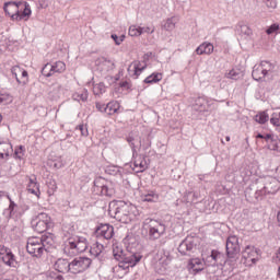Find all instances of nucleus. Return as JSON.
I'll return each instance as SVG.
<instances>
[{
    "instance_id": "nucleus-48",
    "label": "nucleus",
    "mask_w": 280,
    "mask_h": 280,
    "mask_svg": "<svg viewBox=\"0 0 280 280\" xmlns=\"http://www.w3.org/2000/svg\"><path fill=\"white\" fill-rule=\"evenodd\" d=\"M226 78L230 80H240V72L236 70H231L228 74Z\"/></svg>"
},
{
    "instance_id": "nucleus-57",
    "label": "nucleus",
    "mask_w": 280,
    "mask_h": 280,
    "mask_svg": "<svg viewBox=\"0 0 280 280\" xmlns=\"http://www.w3.org/2000/svg\"><path fill=\"white\" fill-rule=\"evenodd\" d=\"M264 139L267 142L271 141V143H275V137L271 133H267Z\"/></svg>"
},
{
    "instance_id": "nucleus-53",
    "label": "nucleus",
    "mask_w": 280,
    "mask_h": 280,
    "mask_svg": "<svg viewBox=\"0 0 280 280\" xmlns=\"http://www.w3.org/2000/svg\"><path fill=\"white\" fill-rule=\"evenodd\" d=\"M8 199L10 200L9 211L12 214L14 212V208L16 207V203L12 201V198H10V196H8Z\"/></svg>"
},
{
    "instance_id": "nucleus-13",
    "label": "nucleus",
    "mask_w": 280,
    "mask_h": 280,
    "mask_svg": "<svg viewBox=\"0 0 280 280\" xmlns=\"http://www.w3.org/2000/svg\"><path fill=\"white\" fill-rule=\"evenodd\" d=\"M280 183L279 179L275 177H268L266 179L264 190H259L260 195L264 194H277L279 191Z\"/></svg>"
},
{
    "instance_id": "nucleus-20",
    "label": "nucleus",
    "mask_w": 280,
    "mask_h": 280,
    "mask_svg": "<svg viewBox=\"0 0 280 280\" xmlns=\"http://www.w3.org/2000/svg\"><path fill=\"white\" fill-rule=\"evenodd\" d=\"M143 256H141V254L136 253L131 255V259L135 264L132 262H128L126 260H118L119 261V268H121L122 270H128V268H135V266H137L139 264V261H141Z\"/></svg>"
},
{
    "instance_id": "nucleus-23",
    "label": "nucleus",
    "mask_w": 280,
    "mask_h": 280,
    "mask_svg": "<svg viewBox=\"0 0 280 280\" xmlns=\"http://www.w3.org/2000/svg\"><path fill=\"white\" fill-rule=\"evenodd\" d=\"M252 78L253 80H256V82H261L264 78H266V72L264 71V68L261 65H255L252 71Z\"/></svg>"
},
{
    "instance_id": "nucleus-33",
    "label": "nucleus",
    "mask_w": 280,
    "mask_h": 280,
    "mask_svg": "<svg viewBox=\"0 0 280 280\" xmlns=\"http://www.w3.org/2000/svg\"><path fill=\"white\" fill-rule=\"evenodd\" d=\"M143 202H158L159 201V195L154 191H149L148 194H144L141 196Z\"/></svg>"
},
{
    "instance_id": "nucleus-35",
    "label": "nucleus",
    "mask_w": 280,
    "mask_h": 280,
    "mask_svg": "<svg viewBox=\"0 0 280 280\" xmlns=\"http://www.w3.org/2000/svg\"><path fill=\"white\" fill-rule=\"evenodd\" d=\"M52 67V73H63L66 71L67 66L62 61H57L51 63Z\"/></svg>"
},
{
    "instance_id": "nucleus-7",
    "label": "nucleus",
    "mask_w": 280,
    "mask_h": 280,
    "mask_svg": "<svg viewBox=\"0 0 280 280\" xmlns=\"http://www.w3.org/2000/svg\"><path fill=\"white\" fill-rule=\"evenodd\" d=\"M31 224L36 233H45L51 226V218L48 213L40 212L32 220Z\"/></svg>"
},
{
    "instance_id": "nucleus-28",
    "label": "nucleus",
    "mask_w": 280,
    "mask_h": 280,
    "mask_svg": "<svg viewBox=\"0 0 280 280\" xmlns=\"http://www.w3.org/2000/svg\"><path fill=\"white\" fill-rule=\"evenodd\" d=\"M39 240L44 245V252L49 253V246H54V237L51 235H43Z\"/></svg>"
},
{
    "instance_id": "nucleus-8",
    "label": "nucleus",
    "mask_w": 280,
    "mask_h": 280,
    "mask_svg": "<svg viewBox=\"0 0 280 280\" xmlns=\"http://www.w3.org/2000/svg\"><path fill=\"white\" fill-rule=\"evenodd\" d=\"M26 250L28 255L37 257L38 259L43 257V254L45 253V245L43 244V241H40V238L32 237L27 240Z\"/></svg>"
},
{
    "instance_id": "nucleus-16",
    "label": "nucleus",
    "mask_w": 280,
    "mask_h": 280,
    "mask_svg": "<svg viewBox=\"0 0 280 280\" xmlns=\"http://www.w3.org/2000/svg\"><path fill=\"white\" fill-rule=\"evenodd\" d=\"M54 268L57 272H61L62 275H67V272L71 273V260L59 258L56 260Z\"/></svg>"
},
{
    "instance_id": "nucleus-59",
    "label": "nucleus",
    "mask_w": 280,
    "mask_h": 280,
    "mask_svg": "<svg viewBox=\"0 0 280 280\" xmlns=\"http://www.w3.org/2000/svg\"><path fill=\"white\" fill-rule=\"evenodd\" d=\"M120 88L121 89H130V83H128V81H122V82H120Z\"/></svg>"
},
{
    "instance_id": "nucleus-36",
    "label": "nucleus",
    "mask_w": 280,
    "mask_h": 280,
    "mask_svg": "<svg viewBox=\"0 0 280 280\" xmlns=\"http://www.w3.org/2000/svg\"><path fill=\"white\" fill-rule=\"evenodd\" d=\"M42 75L45 78H51L54 75V69L51 67V63H46L42 69Z\"/></svg>"
},
{
    "instance_id": "nucleus-58",
    "label": "nucleus",
    "mask_w": 280,
    "mask_h": 280,
    "mask_svg": "<svg viewBox=\"0 0 280 280\" xmlns=\"http://www.w3.org/2000/svg\"><path fill=\"white\" fill-rule=\"evenodd\" d=\"M8 250H11V249L5 246L0 247V255H2L3 257L8 253Z\"/></svg>"
},
{
    "instance_id": "nucleus-34",
    "label": "nucleus",
    "mask_w": 280,
    "mask_h": 280,
    "mask_svg": "<svg viewBox=\"0 0 280 280\" xmlns=\"http://www.w3.org/2000/svg\"><path fill=\"white\" fill-rule=\"evenodd\" d=\"M10 150H12V144L10 143H0V159L3 156H10Z\"/></svg>"
},
{
    "instance_id": "nucleus-10",
    "label": "nucleus",
    "mask_w": 280,
    "mask_h": 280,
    "mask_svg": "<svg viewBox=\"0 0 280 280\" xmlns=\"http://www.w3.org/2000/svg\"><path fill=\"white\" fill-rule=\"evenodd\" d=\"M225 250L229 259H235L242 250L240 247V238L235 235L229 236L225 244Z\"/></svg>"
},
{
    "instance_id": "nucleus-31",
    "label": "nucleus",
    "mask_w": 280,
    "mask_h": 280,
    "mask_svg": "<svg viewBox=\"0 0 280 280\" xmlns=\"http://www.w3.org/2000/svg\"><path fill=\"white\" fill-rule=\"evenodd\" d=\"M119 112V103L109 102L106 104L105 113L106 115H115V113Z\"/></svg>"
},
{
    "instance_id": "nucleus-25",
    "label": "nucleus",
    "mask_w": 280,
    "mask_h": 280,
    "mask_svg": "<svg viewBox=\"0 0 280 280\" xmlns=\"http://www.w3.org/2000/svg\"><path fill=\"white\" fill-rule=\"evenodd\" d=\"M27 191L33 194V196L40 195V188H38V182H36V176L28 178Z\"/></svg>"
},
{
    "instance_id": "nucleus-29",
    "label": "nucleus",
    "mask_w": 280,
    "mask_h": 280,
    "mask_svg": "<svg viewBox=\"0 0 280 280\" xmlns=\"http://www.w3.org/2000/svg\"><path fill=\"white\" fill-rule=\"evenodd\" d=\"M194 109L199 110V113L207 110V100L205 97H198L195 101Z\"/></svg>"
},
{
    "instance_id": "nucleus-41",
    "label": "nucleus",
    "mask_w": 280,
    "mask_h": 280,
    "mask_svg": "<svg viewBox=\"0 0 280 280\" xmlns=\"http://www.w3.org/2000/svg\"><path fill=\"white\" fill-rule=\"evenodd\" d=\"M73 97L79 102H86V100H89V92L86 90H83L81 93L74 94Z\"/></svg>"
},
{
    "instance_id": "nucleus-50",
    "label": "nucleus",
    "mask_w": 280,
    "mask_h": 280,
    "mask_svg": "<svg viewBox=\"0 0 280 280\" xmlns=\"http://www.w3.org/2000/svg\"><path fill=\"white\" fill-rule=\"evenodd\" d=\"M219 259L217 260V266H224L226 264V260L224 259V254L219 252Z\"/></svg>"
},
{
    "instance_id": "nucleus-60",
    "label": "nucleus",
    "mask_w": 280,
    "mask_h": 280,
    "mask_svg": "<svg viewBox=\"0 0 280 280\" xmlns=\"http://www.w3.org/2000/svg\"><path fill=\"white\" fill-rule=\"evenodd\" d=\"M108 174H117V172H119V168H117L116 166L113 167V170L107 168Z\"/></svg>"
},
{
    "instance_id": "nucleus-56",
    "label": "nucleus",
    "mask_w": 280,
    "mask_h": 280,
    "mask_svg": "<svg viewBox=\"0 0 280 280\" xmlns=\"http://www.w3.org/2000/svg\"><path fill=\"white\" fill-rule=\"evenodd\" d=\"M269 150H273V151L279 150V144L277 143V139H275V142H271V145H269Z\"/></svg>"
},
{
    "instance_id": "nucleus-26",
    "label": "nucleus",
    "mask_w": 280,
    "mask_h": 280,
    "mask_svg": "<svg viewBox=\"0 0 280 280\" xmlns=\"http://www.w3.org/2000/svg\"><path fill=\"white\" fill-rule=\"evenodd\" d=\"M2 261L5 266L11 268H16V256L12 254V250H8L4 256H2Z\"/></svg>"
},
{
    "instance_id": "nucleus-32",
    "label": "nucleus",
    "mask_w": 280,
    "mask_h": 280,
    "mask_svg": "<svg viewBox=\"0 0 280 280\" xmlns=\"http://www.w3.org/2000/svg\"><path fill=\"white\" fill-rule=\"evenodd\" d=\"M260 67H262V71H265V75H270V73H275V63L270 61H261Z\"/></svg>"
},
{
    "instance_id": "nucleus-62",
    "label": "nucleus",
    "mask_w": 280,
    "mask_h": 280,
    "mask_svg": "<svg viewBox=\"0 0 280 280\" xmlns=\"http://www.w3.org/2000/svg\"><path fill=\"white\" fill-rule=\"evenodd\" d=\"M192 196H194L195 200H198V194L197 192H194Z\"/></svg>"
},
{
    "instance_id": "nucleus-39",
    "label": "nucleus",
    "mask_w": 280,
    "mask_h": 280,
    "mask_svg": "<svg viewBox=\"0 0 280 280\" xmlns=\"http://www.w3.org/2000/svg\"><path fill=\"white\" fill-rule=\"evenodd\" d=\"M127 142L129 143V145L132 150V158L137 159V156H139V154L137 153V145H135V137L128 136L127 137Z\"/></svg>"
},
{
    "instance_id": "nucleus-24",
    "label": "nucleus",
    "mask_w": 280,
    "mask_h": 280,
    "mask_svg": "<svg viewBox=\"0 0 280 280\" xmlns=\"http://www.w3.org/2000/svg\"><path fill=\"white\" fill-rule=\"evenodd\" d=\"M188 270H192V272H202L205 267L202 266V260L200 258H192L188 261L187 266Z\"/></svg>"
},
{
    "instance_id": "nucleus-19",
    "label": "nucleus",
    "mask_w": 280,
    "mask_h": 280,
    "mask_svg": "<svg viewBox=\"0 0 280 280\" xmlns=\"http://www.w3.org/2000/svg\"><path fill=\"white\" fill-rule=\"evenodd\" d=\"M141 34H154V28L150 26H137V25H131L129 27V36H141Z\"/></svg>"
},
{
    "instance_id": "nucleus-21",
    "label": "nucleus",
    "mask_w": 280,
    "mask_h": 280,
    "mask_svg": "<svg viewBox=\"0 0 280 280\" xmlns=\"http://www.w3.org/2000/svg\"><path fill=\"white\" fill-rule=\"evenodd\" d=\"M90 254L93 255L98 261H104V245L96 242L90 249Z\"/></svg>"
},
{
    "instance_id": "nucleus-1",
    "label": "nucleus",
    "mask_w": 280,
    "mask_h": 280,
    "mask_svg": "<svg viewBox=\"0 0 280 280\" xmlns=\"http://www.w3.org/2000/svg\"><path fill=\"white\" fill-rule=\"evenodd\" d=\"M3 10L13 21H30L32 16V9L27 2H7Z\"/></svg>"
},
{
    "instance_id": "nucleus-27",
    "label": "nucleus",
    "mask_w": 280,
    "mask_h": 280,
    "mask_svg": "<svg viewBox=\"0 0 280 280\" xmlns=\"http://www.w3.org/2000/svg\"><path fill=\"white\" fill-rule=\"evenodd\" d=\"M163 80V73L153 72L144 79V84H156Z\"/></svg>"
},
{
    "instance_id": "nucleus-15",
    "label": "nucleus",
    "mask_w": 280,
    "mask_h": 280,
    "mask_svg": "<svg viewBox=\"0 0 280 280\" xmlns=\"http://www.w3.org/2000/svg\"><path fill=\"white\" fill-rule=\"evenodd\" d=\"M11 73L14 75L18 84H27V82H30L27 70L20 68L19 66L12 67Z\"/></svg>"
},
{
    "instance_id": "nucleus-9",
    "label": "nucleus",
    "mask_w": 280,
    "mask_h": 280,
    "mask_svg": "<svg viewBox=\"0 0 280 280\" xmlns=\"http://www.w3.org/2000/svg\"><path fill=\"white\" fill-rule=\"evenodd\" d=\"M242 261L245 266H255L259 261V249L253 245H247L242 252Z\"/></svg>"
},
{
    "instance_id": "nucleus-49",
    "label": "nucleus",
    "mask_w": 280,
    "mask_h": 280,
    "mask_svg": "<svg viewBox=\"0 0 280 280\" xmlns=\"http://www.w3.org/2000/svg\"><path fill=\"white\" fill-rule=\"evenodd\" d=\"M112 38L114 40V43H116V45H121V43H124V38H126V36H117L115 34L112 35Z\"/></svg>"
},
{
    "instance_id": "nucleus-51",
    "label": "nucleus",
    "mask_w": 280,
    "mask_h": 280,
    "mask_svg": "<svg viewBox=\"0 0 280 280\" xmlns=\"http://www.w3.org/2000/svg\"><path fill=\"white\" fill-rule=\"evenodd\" d=\"M79 130H80L82 137H89V129H86V127H84V125H79Z\"/></svg>"
},
{
    "instance_id": "nucleus-42",
    "label": "nucleus",
    "mask_w": 280,
    "mask_h": 280,
    "mask_svg": "<svg viewBox=\"0 0 280 280\" xmlns=\"http://www.w3.org/2000/svg\"><path fill=\"white\" fill-rule=\"evenodd\" d=\"M14 156L15 159H19L20 161H22L23 156H25V147L20 145L19 148H16L14 151Z\"/></svg>"
},
{
    "instance_id": "nucleus-45",
    "label": "nucleus",
    "mask_w": 280,
    "mask_h": 280,
    "mask_svg": "<svg viewBox=\"0 0 280 280\" xmlns=\"http://www.w3.org/2000/svg\"><path fill=\"white\" fill-rule=\"evenodd\" d=\"M12 102V96H10V94H3L0 93V104H11Z\"/></svg>"
},
{
    "instance_id": "nucleus-47",
    "label": "nucleus",
    "mask_w": 280,
    "mask_h": 280,
    "mask_svg": "<svg viewBox=\"0 0 280 280\" xmlns=\"http://www.w3.org/2000/svg\"><path fill=\"white\" fill-rule=\"evenodd\" d=\"M47 280H65V277L52 271L47 276Z\"/></svg>"
},
{
    "instance_id": "nucleus-43",
    "label": "nucleus",
    "mask_w": 280,
    "mask_h": 280,
    "mask_svg": "<svg viewBox=\"0 0 280 280\" xmlns=\"http://www.w3.org/2000/svg\"><path fill=\"white\" fill-rule=\"evenodd\" d=\"M147 68V66H142L141 67V62H137L133 65V69H135V75L136 78H138L139 75H141L142 71H144V69Z\"/></svg>"
},
{
    "instance_id": "nucleus-30",
    "label": "nucleus",
    "mask_w": 280,
    "mask_h": 280,
    "mask_svg": "<svg viewBox=\"0 0 280 280\" xmlns=\"http://www.w3.org/2000/svg\"><path fill=\"white\" fill-rule=\"evenodd\" d=\"M133 165L139 168L137 171L138 173L145 172L148 170V163L145 162V159L141 158V155H139L138 160L133 161Z\"/></svg>"
},
{
    "instance_id": "nucleus-64",
    "label": "nucleus",
    "mask_w": 280,
    "mask_h": 280,
    "mask_svg": "<svg viewBox=\"0 0 280 280\" xmlns=\"http://www.w3.org/2000/svg\"><path fill=\"white\" fill-rule=\"evenodd\" d=\"M225 140H226V141H231V137L226 136V137H225Z\"/></svg>"
},
{
    "instance_id": "nucleus-12",
    "label": "nucleus",
    "mask_w": 280,
    "mask_h": 280,
    "mask_svg": "<svg viewBox=\"0 0 280 280\" xmlns=\"http://www.w3.org/2000/svg\"><path fill=\"white\" fill-rule=\"evenodd\" d=\"M96 237H103L104 240H113L115 235V228L110 224H100L95 230Z\"/></svg>"
},
{
    "instance_id": "nucleus-55",
    "label": "nucleus",
    "mask_w": 280,
    "mask_h": 280,
    "mask_svg": "<svg viewBox=\"0 0 280 280\" xmlns=\"http://www.w3.org/2000/svg\"><path fill=\"white\" fill-rule=\"evenodd\" d=\"M206 265L207 266H217V264L214 262V260L212 259V256H207L206 258Z\"/></svg>"
},
{
    "instance_id": "nucleus-44",
    "label": "nucleus",
    "mask_w": 280,
    "mask_h": 280,
    "mask_svg": "<svg viewBox=\"0 0 280 280\" xmlns=\"http://www.w3.org/2000/svg\"><path fill=\"white\" fill-rule=\"evenodd\" d=\"M270 124H272V126H277V127L280 126V112L279 113H273L271 115Z\"/></svg>"
},
{
    "instance_id": "nucleus-37",
    "label": "nucleus",
    "mask_w": 280,
    "mask_h": 280,
    "mask_svg": "<svg viewBox=\"0 0 280 280\" xmlns=\"http://www.w3.org/2000/svg\"><path fill=\"white\" fill-rule=\"evenodd\" d=\"M93 93L94 95H102L103 93H106V85L104 83H97L93 86Z\"/></svg>"
},
{
    "instance_id": "nucleus-54",
    "label": "nucleus",
    "mask_w": 280,
    "mask_h": 280,
    "mask_svg": "<svg viewBox=\"0 0 280 280\" xmlns=\"http://www.w3.org/2000/svg\"><path fill=\"white\" fill-rule=\"evenodd\" d=\"M96 108L100 113H106V104L96 103Z\"/></svg>"
},
{
    "instance_id": "nucleus-2",
    "label": "nucleus",
    "mask_w": 280,
    "mask_h": 280,
    "mask_svg": "<svg viewBox=\"0 0 280 280\" xmlns=\"http://www.w3.org/2000/svg\"><path fill=\"white\" fill-rule=\"evenodd\" d=\"M92 194H94V196H106V198H113L116 194L115 183L104 177H96L92 186Z\"/></svg>"
},
{
    "instance_id": "nucleus-63",
    "label": "nucleus",
    "mask_w": 280,
    "mask_h": 280,
    "mask_svg": "<svg viewBox=\"0 0 280 280\" xmlns=\"http://www.w3.org/2000/svg\"><path fill=\"white\" fill-rule=\"evenodd\" d=\"M205 179V175H199V180H203Z\"/></svg>"
},
{
    "instance_id": "nucleus-18",
    "label": "nucleus",
    "mask_w": 280,
    "mask_h": 280,
    "mask_svg": "<svg viewBox=\"0 0 280 280\" xmlns=\"http://www.w3.org/2000/svg\"><path fill=\"white\" fill-rule=\"evenodd\" d=\"M236 32L242 38H245V40H250L253 38V28L243 22H240L236 25Z\"/></svg>"
},
{
    "instance_id": "nucleus-17",
    "label": "nucleus",
    "mask_w": 280,
    "mask_h": 280,
    "mask_svg": "<svg viewBox=\"0 0 280 280\" xmlns=\"http://www.w3.org/2000/svg\"><path fill=\"white\" fill-rule=\"evenodd\" d=\"M97 67H100L103 73H108V71H115V61L107 59L106 57H101L96 60Z\"/></svg>"
},
{
    "instance_id": "nucleus-3",
    "label": "nucleus",
    "mask_w": 280,
    "mask_h": 280,
    "mask_svg": "<svg viewBox=\"0 0 280 280\" xmlns=\"http://www.w3.org/2000/svg\"><path fill=\"white\" fill-rule=\"evenodd\" d=\"M89 248V241L84 236H74L68 238L65 244L63 252L69 257H73V255H80V253H84Z\"/></svg>"
},
{
    "instance_id": "nucleus-40",
    "label": "nucleus",
    "mask_w": 280,
    "mask_h": 280,
    "mask_svg": "<svg viewBox=\"0 0 280 280\" xmlns=\"http://www.w3.org/2000/svg\"><path fill=\"white\" fill-rule=\"evenodd\" d=\"M174 27H176V19L171 18V19L166 20V22L164 24V30H166V32H172V30H174Z\"/></svg>"
},
{
    "instance_id": "nucleus-4",
    "label": "nucleus",
    "mask_w": 280,
    "mask_h": 280,
    "mask_svg": "<svg viewBox=\"0 0 280 280\" xmlns=\"http://www.w3.org/2000/svg\"><path fill=\"white\" fill-rule=\"evenodd\" d=\"M108 213L118 222H122V224H126L129 220L128 215H130V206H128V203H126L125 201L109 203Z\"/></svg>"
},
{
    "instance_id": "nucleus-46",
    "label": "nucleus",
    "mask_w": 280,
    "mask_h": 280,
    "mask_svg": "<svg viewBox=\"0 0 280 280\" xmlns=\"http://www.w3.org/2000/svg\"><path fill=\"white\" fill-rule=\"evenodd\" d=\"M277 32H279V24H277V23L271 24V25L266 30V34H268V36H270L271 34H277Z\"/></svg>"
},
{
    "instance_id": "nucleus-22",
    "label": "nucleus",
    "mask_w": 280,
    "mask_h": 280,
    "mask_svg": "<svg viewBox=\"0 0 280 280\" xmlns=\"http://www.w3.org/2000/svg\"><path fill=\"white\" fill-rule=\"evenodd\" d=\"M196 54L198 56H202V55H207L210 56V54H213V44L211 43H202L201 45L198 46V48L196 49Z\"/></svg>"
},
{
    "instance_id": "nucleus-38",
    "label": "nucleus",
    "mask_w": 280,
    "mask_h": 280,
    "mask_svg": "<svg viewBox=\"0 0 280 280\" xmlns=\"http://www.w3.org/2000/svg\"><path fill=\"white\" fill-rule=\"evenodd\" d=\"M255 121H257V124H266V121H268L269 119V116L266 112H261L259 114H257L255 117H254Z\"/></svg>"
},
{
    "instance_id": "nucleus-5",
    "label": "nucleus",
    "mask_w": 280,
    "mask_h": 280,
    "mask_svg": "<svg viewBox=\"0 0 280 280\" xmlns=\"http://www.w3.org/2000/svg\"><path fill=\"white\" fill-rule=\"evenodd\" d=\"M147 225L148 237L150 242H156V240H161V237H163L167 231V226L163 221L150 219Z\"/></svg>"
},
{
    "instance_id": "nucleus-52",
    "label": "nucleus",
    "mask_w": 280,
    "mask_h": 280,
    "mask_svg": "<svg viewBox=\"0 0 280 280\" xmlns=\"http://www.w3.org/2000/svg\"><path fill=\"white\" fill-rule=\"evenodd\" d=\"M219 255H220V252L213 249L210 254V257H212V259L214 260V264H217L218 259H219Z\"/></svg>"
},
{
    "instance_id": "nucleus-61",
    "label": "nucleus",
    "mask_w": 280,
    "mask_h": 280,
    "mask_svg": "<svg viewBox=\"0 0 280 280\" xmlns=\"http://www.w3.org/2000/svg\"><path fill=\"white\" fill-rule=\"evenodd\" d=\"M264 138H265V136L261 133H257V136H256V139H264Z\"/></svg>"
},
{
    "instance_id": "nucleus-11",
    "label": "nucleus",
    "mask_w": 280,
    "mask_h": 280,
    "mask_svg": "<svg viewBox=\"0 0 280 280\" xmlns=\"http://www.w3.org/2000/svg\"><path fill=\"white\" fill-rule=\"evenodd\" d=\"M196 237L187 236L178 246L177 250L180 255H186L187 257H191V253L196 250Z\"/></svg>"
},
{
    "instance_id": "nucleus-6",
    "label": "nucleus",
    "mask_w": 280,
    "mask_h": 280,
    "mask_svg": "<svg viewBox=\"0 0 280 280\" xmlns=\"http://www.w3.org/2000/svg\"><path fill=\"white\" fill-rule=\"evenodd\" d=\"M93 260L89 257L79 256L70 260V275H82V272H86Z\"/></svg>"
},
{
    "instance_id": "nucleus-14",
    "label": "nucleus",
    "mask_w": 280,
    "mask_h": 280,
    "mask_svg": "<svg viewBox=\"0 0 280 280\" xmlns=\"http://www.w3.org/2000/svg\"><path fill=\"white\" fill-rule=\"evenodd\" d=\"M137 253L132 252H124V249L119 247H114L113 249V256L116 259V261H128L129 264H135V260H132V255H136Z\"/></svg>"
}]
</instances>
